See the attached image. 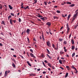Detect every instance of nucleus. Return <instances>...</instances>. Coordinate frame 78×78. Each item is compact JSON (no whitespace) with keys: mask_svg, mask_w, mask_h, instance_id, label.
<instances>
[{"mask_svg":"<svg viewBox=\"0 0 78 78\" xmlns=\"http://www.w3.org/2000/svg\"><path fill=\"white\" fill-rule=\"evenodd\" d=\"M48 57L49 58H50V59H51V56H50L49 55V56H48Z\"/></svg>","mask_w":78,"mask_h":78,"instance_id":"59","label":"nucleus"},{"mask_svg":"<svg viewBox=\"0 0 78 78\" xmlns=\"http://www.w3.org/2000/svg\"><path fill=\"white\" fill-rule=\"evenodd\" d=\"M52 47L53 48H55V45L53 44H52Z\"/></svg>","mask_w":78,"mask_h":78,"instance_id":"47","label":"nucleus"},{"mask_svg":"<svg viewBox=\"0 0 78 78\" xmlns=\"http://www.w3.org/2000/svg\"><path fill=\"white\" fill-rule=\"evenodd\" d=\"M71 49L72 50H74V49H75V47L74 46H72Z\"/></svg>","mask_w":78,"mask_h":78,"instance_id":"26","label":"nucleus"},{"mask_svg":"<svg viewBox=\"0 0 78 78\" xmlns=\"http://www.w3.org/2000/svg\"><path fill=\"white\" fill-rule=\"evenodd\" d=\"M75 70H76V73H78V71H77V69H76L75 68V69H74Z\"/></svg>","mask_w":78,"mask_h":78,"instance_id":"39","label":"nucleus"},{"mask_svg":"<svg viewBox=\"0 0 78 78\" xmlns=\"http://www.w3.org/2000/svg\"><path fill=\"white\" fill-rule=\"evenodd\" d=\"M46 72H43V74H45V73H46Z\"/></svg>","mask_w":78,"mask_h":78,"instance_id":"57","label":"nucleus"},{"mask_svg":"<svg viewBox=\"0 0 78 78\" xmlns=\"http://www.w3.org/2000/svg\"><path fill=\"white\" fill-rule=\"evenodd\" d=\"M2 24H3L4 25H5V22L3 21H2V23H1Z\"/></svg>","mask_w":78,"mask_h":78,"instance_id":"23","label":"nucleus"},{"mask_svg":"<svg viewBox=\"0 0 78 78\" xmlns=\"http://www.w3.org/2000/svg\"><path fill=\"white\" fill-rule=\"evenodd\" d=\"M75 53H73L72 55V58H73L74 56H75Z\"/></svg>","mask_w":78,"mask_h":78,"instance_id":"19","label":"nucleus"},{"mask_svg":"<svg viewBox=\"0 0 78 78\" xmlns=\"http://www.w3.org/2000/svg\"><path fill=\"white\" fill-rule=\"evenodd\" d=\"M13 57H15V58H16V57H17L16 55H13Z\"/></svg>","mask_w":78,"mask_h":78,"instance_id":"52","label":"nucleus"},{"mask_svg":"<svg viewBox=\"0 0 78 78\" xmlns=\"http://www.w3.org/2000/svg\"><path fill=\"white\" fill-rule=\"evenodd\" d=\"M62 61L63 62H66V60H62Z\"/></svg>","mask_w":78,"mask_h":78,"instance_id":"61","label":"nucleus"},{"mask_svg":"<svg viewBox=\"0 0 78 78\" xmlns=\"http://www.w3.org/2000/svg\"><path fill=\"white\" fill-rule=\"evenodd\" d=\"M18 21H19V22L20 23L21 22H22V20H21V19L19 18L18 20Z\"/></svg>","mask_w":78,"mask_h":78,"instance_id":"22","label":"nucleus"},{"mask_svg":"<svg viewBox=\"0 0 78 78\" xmlns=\"http://www.w3.org/2000/svg\"><path fill=\"white\" fill-rule=\"evenodd\" d=\"M34 1L35 2L34 3L35 4H36V2H37V0H34Z\"/></svg>","mask_w":78,"mask_h":78,"instance_id":"42","label":"nucleus"},{"mask_svg":"<svg viewBox=\"0 0 78 78\" xmlns=\"http://www.w3.org/2000/svg\"><path fill=\"white\" fill-rule=\"evenodd\" d=\"M19 56H20V57H21V58H23H23H23V56H22V55H19Z\"/></svg>","mask_w":78,"mask_h":78,"instance_id":"43","label":"nucleus"},{"mask_svg":"<svg viewBox=\"0 0 78 78\" xmlns=\"http://www.w3.org/2000/svg\"><path fill=\"white\" fill-rule=\"evenodd\" d=\"M68 75H69V73H66V75L65 76V78H66V77H67V76H68Z\"/></svg>","mask_w":78,"mask_h":78,"instance_id":"16","label":"nucleus"},{"mask_svg":"<svg viewBox=\"0 0 78 78\" xmlns=\"http://www.w3.org/2000/svg\"><path fill=\"white\" fill-rule=\"evenodd\" d=\"M59 62L60 64H62V61H61V60H59Z\"/></svg>","mask_w":78,"mask_h":78,"instance_id":"20","label":"nucleus"},{"mask_svg":"<svg viewBox=\"0 0 78 78\" xmlns=\"http://www.w3.org/2000/svg\"><path fill=\"white\" fill-rule=\"evenodd\" d=\"M63 43L65 45H66V44H67V42L66 41H64Z\"/></svg>","mask_w":78,"mask_h":78,"instance_id":"32","label":"nucleus"},{"mask_svg":"<svg viewBox=\"0 0 78 78\" xmlns=\"http://www.w3.org/2000/svg\"><path fill=\"white\" fill-rule=\"evenodd\" d=\"M66 57H67V58H68V57H69V55H66Z\"/></svg>","mask_w":78,"mask_h":78,"instance_id":"64","label":"nucleus"},{"mask_svg":"<svg viewBox=\"0 0 78 78\" xmlns=\"http://www.w3.org/2000/svg\"><path fill=\"white\" fill-rule=\"evenodd\" d=\"M0 46H3V44L0 43Z\"/></svg>","mask_w":78,"mask_h":78,"instance_id":"63","label":"nucleus"},{"mask_svg":"<svg viewBox=\"0 0 78 78\" xmlns=\"http://www.w3.org/2000/svg\"><path fill=\"white\" fill-rule=\"evenodd\" d=\"M44 66L45 67H46V66H45V63H44V62H42Z\"/></svg>","mask_w":78,"mask_h":78,"instance_id":"33","label":"nucleus"},{"mask_svg":"<svg viewBox=\"0 0 78 78\" xmlns=\"http://www.w3.org/2000/svg\"><path fill=\"white\" fill-rule=\"evenodd\" d=\"M27 55L28 56H29V57H30V55H29L28 52H27Z\"/></svg>","mask_w":78,"mask_h":78,"instance_id":"51","label":"nucleus"},{"mask_svg":"<svg viewBox=\"0 0 78 78\" xmlns=\"http://www.w3.org/2000/svg\"><path fill=\"white\" fill-rule=\"evenodd\" d=\"M75 6V5L73 4H71V5H70V7H73V6Z\"/></svg>","mask_w":78,"mask_h":78,"instance_id":"31","label":"nucleus"},{"mask_svg":"<svg viewBox=\"0 0 78 78\" xmlns=\"http://www.w3.org/2000/svg\"><path fill=\"white\" fill-rule=\"evenodd\" d=\"M70 16H71V15L70 14L68 15V19H67L68 20H69V19H70Z\"/></svg>","mask_w":78,"mask_h":78,"instance_id":"14","label":"nucleus"},{"mask_svg":"<svg viewBox=\"0 0 78 78\" xmlns=\"http://www.w3.org/2000/svg\"><path fill=\"white\" fill-rule=\"evenodd\" d=\"M77 16L78 15H76V14H75L74 15L73 17H75V18H77Z\"/></svg>","mask_w":78,"mask_h":78,"instance_id":"9","label":"nucleus"},{"mask_svg":"<svg viewBox=\"0 0 78 78\" xmlns=\"http://www.w3.org/2000/svg\"><path fill=\"white\" fill-rule=\"evenodd\" d=\"M30 30L29 29H27L26 30V33L28 34H30Z\"/></svg>","mask_w":78,"mask_h":78,"instance_id":"3","label":"nucleus"},{"mask_svg":"<svg viewBox=\"0 0 78 78\" xmlns=\"http://www.w3.org/2000/svg\"><path fill=\"white\" fill-rule=\"evenodd\" d=\"M78 24H76L74 27V29H76V28L78 27Z\"/></svg>","mask_w":78,"mask_h":78,"instance_id":"27","label":"nucleus"},{"mask_svg":"<svg viewBox=\"0 0 78 78\" xmlns=\"http://www.w3.org/2000/svg\"><path fill=\"white\" fill-rule=\"evenodd\" d=\"M71 42L72 43V44H73L74 43V41L73 40V39H72L71 40Z\"/></svg>","mask_w":78,"mask_h":78,"instance_id":"18","label":"nucleus"},{"mask_svg":"<svg viewBox=\"0 0 78 78\" xmlns=\"http://www.w3.org/2000/svg\"><path fill=\"white\" fill-rule=\"evenodd\" d=\"M30 56H31L33 58H36V57L34 56V55H33V54L32 53H30Z\"/></svg>","mask_w":78,"mask_h":78,"instance_id":"4","label":"nucleus"},{"mask_svg":"<svg viewBox=\"0 0 78 78\" xmlns=\"http://www.w3.org/2000/svg\"><path fill=\"white\" fill-rule=\"evenodd\" d=\"M9 8H10V9H12V8H13L12 7V6H11V5H9Z\"/></svg>","mask_w":78,"mask_h":78,"instance_id":"15","label":"nucleus"},{"mask_svg":"<svg viewBox=\"0 0 78 78\" xmlns=\"http://www.w3.org/2000/svg\"><path fill=\"white\" fill-rule=\"evenodd\" d=\"M28 65H29V66H30V67H31V64L30 63H29Z\"/></svg>","mask_w":78,"mask_h":78,"instance_id":"53","label":"nucleus"},{"mask_svg":"<svg viewBox=\"0 0 78 78\" xmlns=\"http://www.w3.org/2000/svg\"><path fill=\"white\" fill-rule=\"evenodd\" d=\"M66 26H67V27H66L67 28H69V25H68V24H66Z\"/></svg>","mask_w":78,"mask_h":78,"instance_id":"46","label":"nucleus"},{"mask_svg":"<svg viewBox=\"0 0 78 78\" xmlns=\"http://www.w3.org/2000/svg\"><path fill=\"white\" fill-rule=\"evenodd\" d=\"M12 22H13L12 19H11L10 20V23L11 25H12Z\"/></svg>","mask_w":78,"mask_h":78,"instance_id":"6","label":"nucleus"},{"mask_svg":"<svg viewBox=\"0 0 78 78\" xmlns=\"http://www.w3.org/2000/svg\"><path fill=\"white\" fill-rule=\"evenodd\" d=\"M44 62H46V63H47V61L46 60H45L44 61Z\"/></svg>","mask_w":78,"mask_h":78,"instance_id":"62","label":"nucleus"},{"mask_svg":"<svg viewBox=\"0 0 78 78\" xmlns=\"http://www.w3.org/2000/svg\"><path fill=\"white\" fill-rule=\"evenodd\" d=\"M24 9H29V6H27L26 7H24Z\"/></svg>","mask_w":78,"mask_h":78,"instance_id":"8","label":"nucleus"},{"mask_svg":"<svg viewBox=\"0 0 78 78\" xmlns=\"http://www.w3.org/2000/svg\"><path fill=\"white\" fill-rule=\"evenodd\" d=\"M67 2L66 3L67 4H68V5H71V4L72 3L71 2H69L68 1L67 2Z\"/></svg>","mask_w":78,"mask_h":78,"instance_id":"21","label":"nucleus"},{"mask_svg":"<svg viewBox=\"0 0 78 78\" xmlns=\"http://www.w3.org/2000/svg\"><path fill=\"white\" fill-rule=\"evenodd\" d=\"M41 56V57H42V58H44V57H45V55L43 54H42Z\"/></svg>","mask_w":78,"mask_h":78,"instance_id":"29","label":"nucleus"},{"mask_svg":"<svg viewBox=\"0 0 78 78\" xmlns=\"http://www.w3.org/2000/svg\"><path fill=\"white\" fill-rule=\"evenodd\" d=\"M48 65L49 67H50L51 68V65L50 64V63H48Z\"/></svg>","mask_w":78,"mask_h":78,"instance_id":"11","label":"nucleus"},{"mask_svg":"<svg viewBox=\"0 0 78 78\" xmlns=\"http://www.w3.org/2000/svg\"><path fill=\"white\" fill-rule=\"evenodd\" d=\"M46 44L48 47H51V44L50 43V41H48L46 42Z\"/></svg>","mask_w":78,"mask_h":78,"instance_id":"1","label":"nucleus"},{"mask_svg":"<svg viewBox=\"0 0 78 78\" xmlns=\"http://www.w3.org/2000/svg\"><path fill=\"white\" fill-rule=\"evenodd\" d=\"M46 25L48 26V27H50L51 25V23L48 22L46 23Z\"/></svg>","mask_w":78,"mask_h":78,"instance_id":"2","label":"nucleus"},{"mask_svg":"<svg viewBox=\"0 0 78 78\" xmlns=\"http://www.w3.org/2000/svg\"><path fill=\"white\" fill-rule=\"evenodd\" d=\"M66 68L68 69V68H69V66H66Z\"/></svg>","mask_w":78,"mask_h":78,"instance_id":"60","label":"nucleus"},{"mask_svg":"<svg viewBox=\"0 0 78 78\" xmlns=\"http://www.w3.org/2000/svg\"><path fill=\"white\" fill-rule=\"evenodd\" d=\"M30 51L31 52V53H33V50H32V49H30Z\"/></svg>","mask_w":78,"mask_h":78,"instance_id":"40","label":"nucleus"},{"mask_svg":"<svg viewBox=\"0 0 78 78\" xmlns=\"http://www.w3.org/2000/svg\"><path fill=\"white\" fill-rule=\"evenodd\" d=\"M13 22L14 23H16V20H13Z\"/></svg>","mask_w":78,"mask_h":78,"instance_id":"48","label":"nucleus"},{"mask_svg":"<svg viewBox=\"0 0 78 78\" xmlns=\"http://www.w3.org/2000/svg\"><path fill=\"white\" fill-rule=\"evenodd\" d=\"M75 19H76V18L73 16V20H72V22H73V21H74V20H75Z\"/></svg>","mask_w":78,"mask_h":78,"instance_id":"12","label":"nucleus"},{"mask_svg":"<svg viewBox=\"0 0 78 78\" xmlns=\"http://www.w3.org/2000/svg\"><path fill=\"white\" fill-rule=\"evenodd\" d=\"M10 14L11 15V16H14V14L13 13H11Z\"/></svg>","mask_w":78,"mask_h":78,"instance_id":"38","label":"nucleus"},{"mask_svg":"<svg viewBox=\"0 0 78 78\" xmlns=\"http://www.w3.org/2000/svg\"><path fill=\"white\" fill-rule=\"evenodd\" d=\"M54 19H58V17H57V16H54Z\"/></svg>","mask_w":78,"mask_h":78,"instance_id":"34","label":"nucleus"},{"mask_svg":"<svg viewBox=\"0 0 78 78\" xmlns=\"http://www.w3.org/2000/svg\"><path fill=\"white\" fill-rule=\"evenodd\" d=\"M7 73H10V70H8V72H7Z\"/></svg>","mask_w":78,"mask_h":78,"instance_id":"55","label":"nucleus"},{"mask_svg":"<svg viewBox=\"0 0 78 78\" xmlns=\"http://www.w3.org/2000/svg\"><path fill=\"white\" fill-rule=\"evenodd\" d=\"M43 41H45V39L44 38V34H42L41 35Z\"/></svg>","mask_w":78,"mask_h":78,"instance_id":"5","label":"nucleus"},{"mask_svg":"<svg viewBox=\"0 0 78 78\" xmlns=\"http://www.w3.org/2000/svg\"><path fill=\"white\" fill-rule=\"evenodd\" d=\"M71 68L72 69H75L76 68L74 67V66L73 65H72V66H71Z\"/></svg>","mask_w":78,"mask_h":78,"instance_id":"30","label":"nucleus"},{"mask_svg":"<svg viewBox=\"0 0 78 78\" xmlns=\"http://www.w3.org/2000/svg\"><path fill=\"white\" fill-rule=\"evenodd\" d=\"M57 13H60V12H60V11H59V10H57Z\"/></svg>","mask_w":78,"mask_h":78,"instance_id":"45","label":"nucleus"},{"mask_svg":"<svg viewBox=\"0 0 78 78\" xmlns=\"http://www.w3.org/2000/svg\"><path fill=\"white\" fill-rule=\"evenodd\" d=\"M75 14L77 15H78V10H76V11H75Z\"/></svg>","mask_w":78,"mask_h":78,"instance_id":"24","label":"nucleus"},{"mask_svg":"<svg viewBox=\"0 0 78 78\" xmlns=\"http://www.w3.org/2000/svg\"><path fill=\"white\" fill-rule=\"evenodd\" d=\"M59 41H60V42H61V41H63V39L59 38Z\"/></svg>","mask_w":78,"mask_h":78,"instance_id":"36","label":"nucleus"},{"mask_svg":"<svg viewBox=\"0 0 78 78\" xmlns=\"http://www.w3.org/2000/svg\"><path fill=\"white\" fill-rule=\"evenodd\" d=\"M47 52H48V54H50V51H49L48 49H46Z\"/></svg>","mask_w":78,"mask_h":78,"instance_id":"13","label":"nucleus"},{"mask_svg":"<svg viewBox=\"0 0 78 78\" xmlns=\"http://www.w3.org/2000/svg\"><path fill=\"white\" fill-rule=\"evenodd\" d=\"M44 3L45 4V5H47V2H44Z\"/></svg>","mask_w":78,"mask_h":78,"instance_id":"49","label":"nucleus"},{"mask_svg":"<svg viewBox=\"0 0 78 78\" xmlns=\"http://www.w3.org/2000/svg\"><path fill=\"white\" fill-rule=\"evenodd\" d=\"M11 16L10 15L8 16V20H9V19L11 18Z\"/></svg>","mask_w":78,"mask_h":78,"instance_id":"37","label":"nucleus"},{"mask_svg":"<svg viewBox=\"0 0 78 78\" xmlns=\"http://www.w3.org/2000/svg\"><path fill=\"white\" fill-rule=\"evenodd\" d=\"M60 68L62 69V70H64V68H63L62 67H60Z\"/></svg>","mask_w":78,"mask_h":78,"instance_id":"54","label":"nucleus"},{"mask_svg":"<svg viewBox=\"0 0 78 78\" xmlns=\"http://www.w3.org/2000/svg\"><path fill=\"white\" fill-rule=\"evenodd\" d=\"M41 19V20H45V19H47V17H43V18L41 17L40 18Z\"/></svg>","mask_w":78,"mask_h":78,"instance_id":"7","label":"nucleus"},{"mask_svg":"<svg viewBox=\"0 0 78 78\" xmlns=\"http://www.w3.org/2000/svg\"><path fill=\"white\" fill-rule=\"evenodd\" d=\"M2 9V6H0V9Z\"/></svg>","mask_w":78,"mask_h":78,"instance_id":"56","label":"nucleus"},{"mask_svg":"<svg viewBox=\"0 0 78 78\" xmlns=\"http://www.w3.org/2000/svg\"><path fill=\"white\" fill-rule=\"evenodd\" d=\"M60 53L61 55H62V54H63L64 53V52L63 51H61L60 52Z\"/></svg>","mask_w":78,"mask_h":78,"instance_id":"41","label":"nucleus"},{"mask_svg":"<svg viewBox=\"0 0 78 78\" xmlns=\"http://www.w3.org/2000/svg\"><path fill=\"white\" fill-rule=\"evenodd\" d=\"M30 76H36V75L32 73L30 74Z\"/></svg>","mask_w":78,"mask_h":78,"instance_id":"17","label":"nucleus"},{"mask_svg":"<svg viewBox=\"0 0 78 78\" xmlns=\"http://www.w3.org/2000/svg\"><path fill=\"white\" fill-rule=\"evenodd\" d=\"M37 16V17H43V16H41L40 15H36Z\"/></svg>","mask_w":78,"mask_h":78,"instance_id":"28","label":"nucleus"},{"mask_svg":"<svg viewBox=\"0 0 78 78\" xmlns=\"http://www.w3.org/2000/svg\"><path fill=\"white\" fill-rule=\"evenodd\" d=\"M71 36H72V34H70L69 35V39H70V37H71Z\"/></svg>","mask_w":78,"mask_h":78,"instance_id":"44","label":"nucleus"},{"mask_svg":"<svg viewBox=\"0 0 78 78\" xmlns=\"http://www.w3.org/2000/svg\"><path fill=\"white\" fill-rule=\"evenodd\" d=\"M12 66H13V67H16V66H15V64H14V63H13L12 64Z\"/></svg>","mask_w":78,"mask_h":78,"instance_id":"35","label":"nucleus"},{"mask_svg":"<svg viewBox=\"0 0 78 78\" xmlns=\"http://www.w3.org/2000/svg\"><path fill=\"white\" fill-rule=\"evenodd\" d=\"M8 73V71H6L5 72V76H6V75H7V74Z\"/></svg>","mask_w":78,"mask_h":78,"instance_id":"25","label":"nucleus"},{"mask_svg":"<svg viewBox=\"0 0 78 78\" xmlns=\"http://www.w3.org/2000/svg\"><path fill=\"white\" fill-rule=\"evenodd\" d=\"M10 50H12V51H14V49L12 48H10Z\"/></svg>","mask_w":78,"mask_h":78,"instance_id":"50","label":"nucleus"},{"mask_svg":"<svg viewBox=\"0 0 78 78\" xmlns=\"http://www.w3.org/2000/svg\"><path fill=\"white\" fill-rule=\"evenodd\" d=\"M48 65L49 67H50L51 68V65L50 64V63H48Z\"/></svg>","mask_w":78,"mask_h":78,"instance_id":"10","label":"nucleus"},{"mask_svg":"<svg viewBox=\"0 0 78 78\" xmlns=\"http://www.w3.org/2000/svg\"><path fill=\"white\" fill-rule=\"evenodd\" d=\"M40 70H41V69H37V71H40Z\"/></svg>","mask_w":78,"mask_h":78,"instance_id":"58","label":"nucleus"}]
</instances>
